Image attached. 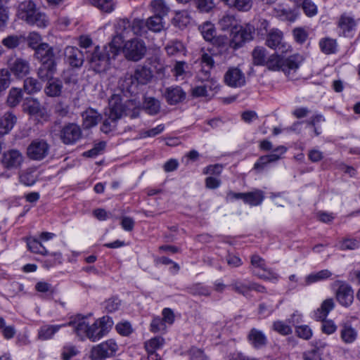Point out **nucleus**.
<instances>
[{
  "label": "nucleus",
  "mask_w": 360,
  "mask_h": 360,
  "mask_svg": "<svg viewBox=\"0 0 360 360\" xmlns=\"http://www.w3.org/2000/svg\"><path fill=\"white\" fill-rule=\"evenodd\" d=\"M117 39H120L116 37L101 49L98 46L95 48L89 59L90 65L95 72H103L109 68L111 59L115 58L120 50L115 44Z\"/></svg>",
  "instance_id": "1"
},
{
  "label": "nucleus",
  "mask_w": 360,
  "mask_h": 360,
  "mask_svg": "<svg viewBox=\"0 0 360 360\" xmlns=\"http://www.w3.org/2000/svg\"><path fill=\"white\" fill-rule=\"evenodd\" d=\"M136 108V104L134 101L129 100L126 96L120 94H113L109 99L108 110L106 115L112 121H116L124 115L134 117L136 116L134 111Z\"/></svg>",
  "instance_id": "2"
},
{
  "label": "nucleus",
  "mask_w": 360,
  "mask_h": 360,
  "mask_svg": "<svg viewBox=\"0 0 360 360\" xmlns=\"http://www.w3.org/2000/svg\"><path fill=\"white\" fill-rule=\"evenodd\" d=\"M278 53L271 55L265 65L270 70H281L287 77L294 79L295 74L302 62L301 57L299 55H293L287 58H283Z\"/></svg>",
  "instance_id": "3"
},
{
  "label": "nucleus",
  "mask_w": 360,
  "mask_h": 360,
  "mask_svg": "<svg viewBox=\"0 0 360 360\" xmlns=\"http://www.w3.org/2000/svg\"><path fill=\"white\" fill-rule=\"evenodd\" d=\"M18 16L28 25L40 28L47 27L49 22L46 15L37 8L36 4L31 0L25 1L19 4Z\"/></svg>",
  "instance_id": "4"
},
{
  "label": "nucleus",
  "mask_w": 360,
  "mask_h": 360,
  "mask_svg": "<svg viewBox=\"0 0 360 360\" xmlns=\"http://www.w3.org/2000/svg\"><path fill=\"white\" fill-rule=\"evenodd\" d=\"M255 27L252 25H240L237 30L231 31L229 46L234 50L242 47L247 41L253 39Z\"/></svg>",
  "instance_id": "5"
},
{
  "label": "nucleus",
  "mask_w": 360,
  "mask_h": 360,
  "mask_svg": "<svg viewBox=\"0 0 360 360\" xmlns=\"http://www.w3.org/2000/svg\"><path fill=\"white\" fill-rule=\"evenodd\" d=\"M112 325V319L108 316L97 319L93 324L90 325L87 338L92 342L99 340L110 331Z\"/></svg>",
  "instance_id": "6"
},
{
  "label": "nucleus",
  "mask_w": 360,
  "mask_h": 360,
  "mask_svg": "<svg viewBox=\"0 0 360 360\" xmlns=\"http://www.w3.org/2000/svg\"><path fill=\"white\" fill-rule=\"evenodd\" d=\"M266 45L280 53L291 51L290 46L283 40V33L277 28H273L267 33Z\"/></svg>",
  "instance_id": "7"
},
{
  "label": "nucleus",
  "mask_w": 360,
  "mask_h": 360,
  "mask_svg": "<svg viewBox=\"0 0 360 360\" xmlns=\"http://www.w3.org/2000/svg\"><path fill=\"white\" fill-rule=\"evenodd\" d=\"M146 50L143 42L138 39L127 41L122 48L125 58L132 61L141 60L145 55Z\"/></svg>",
  "instance_id": "8"
},
{
  "label": "nucleus",
  "mask_w": 360,
  "mask_h": 360,
  "mask_svg": "<svg viewBox=\"0 0 360 360\" xmlns=\"http://www.w3.org/2000/svg\"><path fill=\"white\" fill-rule=\"evenodd\" d=\"M118 346L115 340L110 339L92 347L90 353L91 360H104L115 354Z\"/></svg>",
  "instance_id": "9"
},
{
  "label": "nucleus",
  "mask_w": 360,
  "mask_h": 360,
  "mask_svg": "<svg viewBox=\"0 0 360 360\" xmlns=\"http://www.w3.org/2000/svg\"><path fill=\"white\" fill-rule=\"evenodd\" d=\"M50 146L43 139L33 140L27 148V155L32 160L40 161L46 158L49 153Z\"/></svg>",
  "instance_id": "10"
},
{
  "label": "nucleus",
  "mask_w": 360,
  "mask_h": 360,
  "mask_svg": "<svg viewBox=\"0 0 360 360\" xmlns=\"http://www.w3.org/2000/svg\"><path fill=\"white\" fill-rule=\"evenodd\" d=\"M22 153L17 149H11L5 151L1 156V163L8 170H14L20 168L23 162Z\"/></svg>",
  "instance_id": "11"
},
{
  "label": "nucleus",
  "mask_w": 360,
  "mask_h": 360,
  "mask_svg": "<svg viewBox=\"0 0 360 360\" xmlns=\"http://www.w3.org/2000/svg\"><path fill=\"white\" fill-rule=\"evenodd\" d=\"M34 57L41 65H58L59 51L51 46L42 45L39 49L34 52Z\"/></svg>",
  "instance_id": "12"
},
{
  "label": "nucleus",
  "mask_w": 360,
  "mask_h": 360,
  "mask_svg": "<svg viewBox=\"0 0 360 360\" xmlns=\"http://www.w3.org/2000/svg\"><path fill=\"white\" fill-rule=\"evenodd\" d=\"M82 129L75 123L65 125L60 130V139L65 144H74L82 138Z\"/></svg>",
  "instance_id": "13"
},
{
  "label": "nucleus",
  "mask_w": 360,
  "mask_h": 360,
  "mask_svg": "<svg viewBox=\"0 0 360 360\" xmlns=\"http://www.w3.org/2000/svg\"><path fill=\"white\" fill-rule=\"evenodd\" d=\"M335 284L338 286L335 295L338 302L344 307L349 306L354 300V291L351 285L341 281H337Z\"/></svg>",
  "instance_id": "14"
},
{
  "label": "nucleus",
  "mask_w": 360,
  "mask_h": 360,
  "mask_svg": "<svg viewBox=\"0 0 360 360\" xmlns=\"http://www.w3.org/2000/svg\"><path fill=\"white\" fill-rule=\"evenodd\" d=\"M227 197L230 199H243L245 203L252 206H256L262 203L264 200L263 193L261 191H255L246 193H234L229 191L227 193Z\"/></svg>",
  "instance_id": "15"
},
{
  "label": "nucleus",
  "mask_w": 360,
  "mask_h": 360,
  "mask_svg": "<svg viewBox=\"0 0 360 360\" xmlns=\"http://www.w3.org/2000/svg\"><path fill=\"white\" fill-rule=\"evenodd\" d=\"M66 326H72L76 335L81 340H84L87 338V333L89 330V323L86 317L77 316L73 320L65 323Z\"/></svg>",
  "instance_id": "16"
},
{
  "label": "nucleus",
  "mask_w": 360,
  "mask_h": 360,
  "mask_svg": "<svg viewBox=\"0 0 360 360\" xmlns=\"http://www.w3.org/2000/svg\"><path fill=\"white\" fill-rule=\"evenodd\" d=\"M11 72L18 78L27 76L31 70L30 62L22 58H17L9 64Z\"/></svg>",
  "instance_id": "17"
},
{
  "label": "nucleus",
  "mask_w": 360,
  "mask_h": 360,
  "mask_svg": "<svg viewBox=\"0 0 360 360\" xmlns=\"http://www.w3.org/2000/svg\"><path fill=\"white\" fill-rule=\"evenodd\" d=\"M285 152V147L282 146L277 147L271 154L261 156L255 163L254 169L257 170H262L267 164L276 162L281 159V155H283Z\"/></svg>",
  "instance_id": "18"
},
{
  "label": "nucleus",
  "mask_w": 360,
  "mask_h": 360,
  "mask_svg": "<svg viewBox=\"0 0 360 360\" xmlns=\"http://www.w3.org/2000/svg\"><path fill=\"white\" fill-rule=\"evenodd\" d=\"M23 111L37 119H46V112L37 99L26 101L22 105Z\"/></svg>",
  "instance_id": "19"
},
{
  "label": "nucleus",
  "mask_w": 360,
  "mask_h": 360,
  "mask_svg": "<svg viewBox=\"0 0 360 360\" xmlns=\"http://www.w3.org/2000/svg\"><path fill=\"white\" fill-rule=\"evenodd\" d=\"M224 82L229 86L240 87L245 84V77L240 70L232 68L226 72Z\"/></svg>",
  "instance_id": "20"
},
{
  "label": "nucleus",
  "mask_w": 360,
  "mask_h": 360,
  "mask_svg": "<svg viewBox=\"0 0 360 360\" xmlns=\"http://www.w3.org/2000/svg\"><path fill=\"white\" fill-rule=\"evenodd\" d=\"M65 57L68 63L74 68L82 66L84 62L82 52L75 46H67L64 51Z\"/></svg>",
  "instance_id": "21"
},
{
  "label": "nucleus",
  "mask_w": 360,
  "mask_h": 360,
  "mask_svg": "<svg viewBox=\"0 0 360 360\" xmlns=\"http://www.w3.org/2000/svg\"><path fill=\"white\" fill-rule=\"evenodd\" d=\"M340 335L344 343L349 345L356 341L358 333L350 323L344 322L340 324Z\"/></svg>",
  "instance_id": "22"
},
{
  "label": "nucleus",
  "mask_w": 360,
  "mask_h": 360,
  "mask_svg": "<svg viewBox=\"0 0 360 360\" xmlns=\"http://www.w3.org/2000/svg\"><path fill=\"white\" fill-rule=\"evenodd\" d=\"M186 93L179 86L167 88L164 94L167 102L170 105H175L186 98Z\"/></svg>",
  "instance_id": "23"
},
{
  "label": "nucleus",
  "mask_w": 360,
  "mask_h": 360,
  "mask_svg": "<svg viewBox=\"0 0 360 360\" xmlns=\"http://www.w3.org/2000/svg\"><path fill=\"white\" fill-rule=\"evenodd\" d=\"M47 83L44 87V93L49 97H58L63 91L62 81L58 78H53L46 80Z\"/></svg>",
  "instance_id": "24"
},
{
  "label": "nucleus",
  "mask_w": 360,
  "mask_h": 360,
  "mask_svg": "<svg viewBox=\"0 0 360 360\" xmlns=\"http://www.w3.org/2000/svg\"><path fill=\"white\" fill-rule=\"evenodd\" d=\"M17 122L16 116L10 111L5 112L0 117V134H7Z\"/></svg>",
  "instance_id": "25"
},
{
  "label": "nucleus",
  "mask_w": 360,
  "mask_h": 360,
  "mask_svg": "<svg viewBox=\"0 0 360 360\" xmlns=\"http://www.w3.org/2000/svg\"><path fill=\"white\" fill-rule=\"evenodd\" d=\"M65 326L66 324L42 326L38 330L37 338L42 341L51 339L61 328Z\"/></svg>",
  "instance_id": "26"
},
{
  "label": "nucleus",
  "mask_w": 360,
  "mask_h": 360,
  "mask_svg": "<svg viewBox=\"0 0 360 360\" xmlns=\"http://www.w3.org/2000/svg\"><path fill=\"white\" fill-rule=\"evenodd\" d=\"M130 22L127 19H120L117 22L115 25V31L116 35L113 37L112 39H115L116 37L120 38V39H117L115 44L118 45L119 49H120V44L123 41L125 33L127 34L131 31Z\"/></svg>",
  "instance_id": "27"
},
{
  "label": "nucleus",
  "mask_w": 360,
  "mask_h": 360,
  "mask_svg": "<svg viewBox=\"0 0 360 360\" xmlns=\"http://www.w3.org/2000/svg\"><path fill=\"white\" fill-rule=\"evenodd\" d=\"M338 27L342 30L344 36H347L356 27L355 20L350 15L343 13L340 15L338 23Z\"/></svg>",
  "instance_id": "28"
},
{
  "label": "nucleus",
  "mask_w": 360,
  "mask_h": 360,
  "mask_svg": "<svg viewBox=\"0 0 360 360\" xmlns=\"http://www.w3.org/2000/svg\"><path fill=\"white\" fill-rule=\"evenodd\" d=\"M250 344L255 348H260L266 345L267 339L264 333L257 328H252L248 334Z\"/></svg>",
  "instance_id": "29"
},
{
  "label": "nucleus",
  "mask_w": 360,
  "mask_h": 360,
  "mask_svg": "<svg viewBox=\"0 0 360 360\" xmlns=\"http://www.w3.org/2000/svg\"><path fill=\"white\" fill-rule=\"evenodd\" d=\"M82 116L83 119V126L86 129L96 126L101 118L100 114L92 108H89L85 110Z\"/></svg>",
  "instance_id": "30"
},
{
  "label": "nucleus",
  "mask_w": 360,
  "mask_h": 360,
  "mask_svg": "<svg viewBox=\"0 0 360 360\" xmlns=\"http://www.w3.org/2000/svg\"><path fill=\"white\" fill-rule=\"evenodd\" d=\"M229 8L240 12L249 11L253 5L252 0H221Z\"/></svg>",
  "instance_id": "31"
},
{
  "label": "nucleus",
  "mask_w": 360,
  "mask_h": 360,
  "mask_svg": "<svg viewBox=\"0 0 360 360\" xmlns=\"http://www.w3.org/2000/svg\"><path fill=\"white\" fill-rule=\"evenodd\" d=\"M165 49L169 56H185L186 49L183 43L178 40L169 41L165 47Z\"/></svg>",
  "instance_id": "32"
},
{
  "label": "nucleus",
  "mask_w": 360,
  "mask_h": 360,
  "mask_svg": "<svg viewBox=\"0 0 360 360\" xmlns=\"http://www.w3.org/2000/svg\"><path fill=\"white\" fill-rule=\"evenodd\" d=\"M172 21L175 26L184 29L191 24L192 18L188 11L184 10L177 11Z\"/></svg>",
  "instance_id": "33"
},
{
  "label": "nucleus",
  "mask_w": 360,
  "mask_h": 360,
  "mask_svg": "<svg viewBox=\"0 0 360 360\" xmlns=\"http://www.w3.org/2000/svg\"><path fill=\"white\" fill-rule=\"evenodd\" d=\"M218 23L220 29L224 31L229 30L232 31L234 30V29L237 30L240 26L235 15L231 14H226L223 15L222 18L219 19Z\"/></svg>",
  "instance_id": "34"
},
{
  "label": "nucleus",
  "mask_w": 360,
  "mask_h": 360,
  "mask_svg": "<svg viewBox=\"0 0 360 360\" xmlns=\"http://www.w3.org/2000/svg\"><path fill=\"white\" fill-rule=\"evenodd\" d=\"M57 72V65H41L37 69L38 77L43 82L54 78L53 76Z\"/></svg>",
  "instance_id": "35"
},
{
  "label": "nucleus",
  "mask_w": 360,
  "mask_h": 360,
  "mask_svg": "<svg viewBox=\"0 0 360 360\" xmlns=\"http://www.w3.org/2000/svg\"><path fill=\"white\" fill-rule=\"evenodd\" d=\"M335 303L332 298L325 300L321 307L315 311L316 320H323L326 319L329 312L334 308Z\"/></svg>",
  "instance_id": "36"
},
{
  "label": "nucleus",
  "mask_w": 360,
  "mask_h": 360,
  "mask_svg": "<svg viewBox=\"0 0 360 360\" xmlns=\"http://www.w3.org/2000/svg\"><path fill=\"white\" fill-rule=\"evenodd\" d=\"M272 14L281 20L292 22L297 18V13L294 11L284 8L282 6L274 7Z\"/></svg>",
  "instance_id": "37"
},
{
  "label": "nucleus",
  "mask_w": 360,
  "mask_h": 360,
  "mask_svg": "<svg viewBox=\"0 0 360 360\" xmlns=\"http://www.w3.org/2000/svg\"><path fill=\"white\" fill-rule=\"evenodd\" d=\"M133 76L139 84H146L150 80L152 72L150 68L139 66L135 70Z\"/></svg>",
  "instance_id": "38"
},
{
  "label": "nucleus",
  "mask_w": 360,
  "mask_h": 360,
  "mask_svg": "<svg viewBox=\"0 0 360 360\" xmlns=\"http://www.w3.org/2000/svg\"><path fill=\"white\" fill-rule=\"evenodd\" d=\"M162 318L159 322V331H166L167 326H170L173 324L175 316L173 311L169 308H165L162 312Z\"/></svg>",
  "instance_id": "39"
},
{
  "label": "nucleus",
  "mask_w": 360,
  "mask_h": 360,
  "mask_svg": "<svg viewBox=\"0 0 360 360\" xmlns=\"http://www.w3.org/2000/svg\"><path fill=\"white\" fill-rule=\"evenodd\" d=\"M26 41L27 42V46L33 49L34 52L37 51L42 45H49L48 43L41 41V36L36 32L29 33L26 37Z\"/></svg>",
  "instance_id": "40"
},
{
  "label": "nucleus",
  "mask_w": 360,
  "mask_h": 360,
  "mask_svg": "<svg viewBox=\"0 0 360 360\" xmlns=\"http://www.w3.org/2000/svg\"><path fill=\"white\" fill-rule=\"evenodd\" d=\"M144 347L147 352V357L142 360H158V339L157 338H153L150 340L146 341L144 344Z\"/></svg>",
  "instance_id": "41"
},
{
  "label": "nucleus",
  "mask_w": 360,
  "mask_h": 360,
  "mask_svg": "<svg viewBox=\"0 0 360 360\" xmlns=\"http://www.w3.org/2000/svg\"><path fill=\"white\" fill-rule=\"evenodd\" d=\"M120 84L123 90L131 93H134L139 86L133 75L129 73H127L124 77L120 80Z\"/></svg>",
  "instance_id": "42"
},
{
  "label": "nucleus",
  "mask_w": 360,
  "mask_h": 360,
  "mask_svg": "<svg viewBox=\"0 0 360 360\" xmlns=\"http://www.w3.org/2000/svg\"><path fill=\"white\" fill-rule=\"evenodd\" d=\"M230 287L235 292L243 296H247L251 291V283H245L240 279L233 280Z\"/></svg>",
  "instance_id": "43"
},
{
  "label": "nucleus",
  "mask_w": 360,
  "mask_h": 360,
  "mask_svg": "<svg viewBox=\"0 0 360 360\" xmlns=\"http://www.w3.org/2000/svg\"><path fill=\"white\" fill-rule=\"evenodd\" d=\"M27 245L28 249L36 254H40L42 255H47L49 252L45 248V247L41 243V242L32 237L27 238Z\"/></svg>",
  "instance_id": "44"
},
{
  "label": "nucleus",
  "mask_w": 360,
  "mask_h": 360,
  "mask_svg": "<svg viewBox=\"0 0 360 360\" xmlns=\"http://www.w3.org/2000/svg\"><path fill=\"white\" fill-rule=\"evenodd\" d=\"M252 56L255 65H264L267 61L266 49L264 47H255L252 52Z\"/></svg>",
  "instance_id": "45"
},
{
  "label": "nucleus",
  "mask_w": 360,
  "mask_h": 360,
  "mask_svg": "<svg viewBox=\"0 0 360 360\" xmlns=\"http://www.w3.org/2000/svg\"><path fill=\"white\" fill-rule=\"evenodd\" d=\"M319 46L325 54H332L337 50V42L335 39L326 37L321 39Z\"/></svg>",
  "instance_id": "46"
},
{
  "label": "nucleus",
  "mask_w": 360,
  "mask_h": 360,
  "mask_svg": "<svg viewBox=\"0 0 360 360\" xmlns=\"http://www.w3.org/2000/svg\"><path fill=\"white\" fill-rule=\"evenodd\" d=\"M332 276V273L328 269L321 270L318 272L309 274L305 278L307 285L326 279Z\"/></svg>",
  "instance_id": "47"
},
{
  "label": "nucleus",
  "mask_w": 360,
  "mask_h": 360,
  "mask_svg": "<svg viewBox=\"0 0 360 360\" xmlns=\"http://www.w3.org/2000/svg\"><path fill=\"white\" fill-rule=\"evenodd\" d=\"M24 90L27 94H34L41 90L42 88L41 84L34 77H27L24 81Z\"/></svg>",
  "instance_id": "48"
},
{
  "label": "nucleus",
  "mask_w": 360,
  "mask_h": 360,
  "mask_svg": "<svg viewBox=\"0 0 360 360\" xmlns=\"http://www.w3.org/2000/svg\"><path fill=\"white\" fill-rule=\"evenodd\" d=\"M158 6V1L153 0L151 2V7L153 11H154V15L148 18V20L145 22L146 29H148L154 32H158V13H156V9Z\"/></svg>",
  "instance_id": "49"
},
{
  "label": "nucleus",
  "mask_w": 360,
  "mask_h": 360,
  "mask_svg": "<svg viewBox=\"0 0 360 360\" xmlns=\"http://www.w3.org/2000/svg\"><path fill=\"white\" fill-rule=\"evenodd\" d=\"M91 4L97 7L103 12L110 13L115 9V3L112 0H89Z\"/></svg>",
  "instance_id": "50"
},
{
  "label": "nucleus",
  "mask_w": 360,
  "mask_h": 360,
  "mask_svg": "<svg viewBox=\"0 0 360 360\" xmlns=\"http://www.w3.org/2000/svg\"><path fill=\"white\" fill-rule=\"evenodd\" d=\"M200 30L203 38L207 41H211L215 37L216 31L214 25L210 22H206L200 25Z\"/></svg>",
  "instance_id": "51"
},
{
  "label": "nucleus",
  "mask_w": 360,
  "mask_h": 360,
  "mask_svg": "<svg viewBox=\"0 0 360 360\" xmlns=\"http://www.w3.org/2000/svg\"><path fill=\"white\" fill-rule=\"evenodd\" d=\"M10 0H0V27L6 25L9 18Z\"/></svg>",
  "instance_id": "52"
},
{
  "label": "nucleus",
  "mask_w": 360,
  "mask_h": 360,
  "mask_svg": "<svg viewBox=\"0 0 360 360\" xmlns=\"http://www.w3.org/2000/svg\"><path fill=\"white\" fill-rule=\"evenodd\" d=\"M297 6L301 7L307 16L311 17L317 13V7L311 0H302Z\"/></svg>",
  "instance_id": "53"
},
{
  "label": "nucleus",
  "mask_w": 360,
  "mask_h": 360,
  "mask_svg": "<svg viewBox=\"0 0 360 360\" xmlns=\"http://www.w3.org/2000/svg\"><path fill=\"white\" fill-rule=\"evenodd\" d=\"M22 96V95L20 89L13 88L9 91V94L7 98V103L11 107L16 106L20 102Z\"/></svg>",
  "instance_id": "54"
},
{
  "label": "nucleus",
  "mask_w": 360,
  "mask_h": 360,
  "mask_svg": "<svg viewBox=\"0 0 360 360\" xmlns=\"http://www.w3.org/2000/svg\"><path fill=\"white\" fill-rule=\"evenodd\" d=\"M250 263L252 267V272L254 271H259V269L266 271V265L265 260L258 255L251 256Z\"/></svg>",
  "instance_id": "55"
},
{
  "label": "nucleus",
  "mask_w": 360,
  "mask_h": 360,
  "mask_svg": "<svg viewBox=\"0 0 360 360\" xmlns=\"http://www.w3.org/2000/svg\"><path fill=\"white\" fill-rule=\"evenodd\" d=\"M23 37L18 35H9L2 40V44L8 49H15L19 46Z\"/></svg>",
  "instance_id": "56"
},
{
  "label": "nucleus",
  "mask_w": 360,
  "mask_h": 360,
  "mask_svg": "<svg viewBox=\"0 0 360 360\" xmlns=\"http://www.w3.org/2000/svg\"><path fill=\"white\" fill-rule=\"evenodd\" d=\"M253 274L257 276L258 278L267 281H277L278 280L279 276L274 271H273L271 269L266 268V271H263V273H260L259 271H254Z\"/></svg>",
  "instance_id": "57"
},
{
  "label": "nucleus",
  "mask_w": 360,
  "mask_h": 360,
  "mask_svg": "<svg viewBox=\"0 0 360 360\" xmlns=\"http://www.w3.org/2000/svg\"><path fill=\"white\" fill-rule=\"evenodd\" d=\"M131 31L136 35H141L146 32L145 21L140 19H134L130 24Z\"/></svg>",
  "instance_id": "58"
},
{
  "label": "nucleus",
  "mask_w": 360,
  "mask_h": 360,
  "mask_svg": "<svg viewBox=\"0 0 360 360\" xmlns=\"http://www.w3.org/2000/svg\"><path fill=\"white\" fill-rule=\"evenodd\" d=\"M273 329L283 335H287L292 333L290 326L281 321H275L273 323Z\"/></svg>",
  "instance_id": "59"
},
{
  "label": "nucleus",
  "mask_w": 360,
  "mask_h": 360,
  "mask_svg": "<svg viewBox=\"0 0 360 360\" xmlns=\"http://www.w3.org/2000/svg\"><path fill=\"white\" fill-rule=\"evenodd\" d=\"M197 8L201 12H209L213 8H214L215 4L214 0H194Z\"/></svg>",
  "instance_id": "60"
},
{
  "label": "nucleus",
  "mask_w": 360,
  "mask_h": 360,
  "mask_svg": "<svg viewBox=\"0 0 360 360\" xmlns=\"http://www.w3.org/2000/svg\"><path fill=\"white\" fill-rule=\"evenodd\" d=\"M115 328L117 333L123 336H128L133 332L131 325L128 321L118 323Z\"/></svg>",
  "instance_id": "61"
},
{
  "label": "nucleus",
  "mask_w": 360,
  "mask_h": 360,
  "mask_svg": "<svg viewBox=\"0 0 360 360\" xmlns=\"http://www.w3.org/2000/svg\"><path fill=\"white\" fill-rule=\"evenodd\" d=\"M322 321L321 330L323 333L327 335H331L334 333L337 330V326L333 320L323 319Z\"/></svg>",
  "instance_id": "62"
},
{
  "label": "nucleus",
  "mask_w": 360,
  "mask_h": 360,
  "mask_svg": "<svg viewBox=\"0 0 360 360\" xmlns=\"http://www.w3.org/2000/svg\"><path fill=\"white\" fill-rule=\"evenodd\" d=\"M120 307V300L116 297H112L104 302V308L108 312H114Z\"/></svg>",
  "instance_id": "63"
},
{
  "label": "nucleus",
  "mask_w": 360,
  "mask_h": 360,
  "mask_svg": "<svg viewBox=\"0 0 360 360\" xmlns=\"http://www.w3.org/2000/svg\"><path fill=\"white\" fill-rule=\"evenodd\" d=\"M78 352V350L75 346L66 345L63 348L62 359L63 360H70V359L76 356Z\"/></svg>",
  "instance_id": "64"
}]
</instances>
